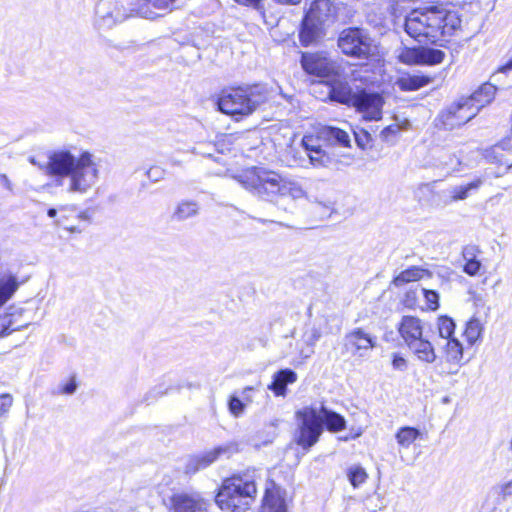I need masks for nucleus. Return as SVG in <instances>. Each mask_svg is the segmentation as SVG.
Masks as SVG:
<instances>
[{"mask_svg": "<svg viewBox=\"0 0 512 512\" xmlns=\"http://www.w3.org/2000/svg\"><path fill=\"white\" fill-rule=\"evenodd\" d=\"M234 179L246 190L261 199L273 202L284 211L292 212L295 203L303 199L326 205L317 198L311 199L296 178L264 167H251L235 175Z\"/></svg>", "mask_w": 512, "mask_h": 512, "instance_id": "obj_1", "label": "nucleus"}, {"mask_svg": "<svg viewBox=\"0 0 512 512\" xmlns=\"http://www.w3.org/2000/svg\"><path fill=\"white\" fill-rule=\"evenodd\" d=\"M39 168L46 175L55 178L57 185H63V181L68 179L67 191L70 193L85 194L99 179V165L88 151L79 156L66 149L54 151Z\"/></svg>", "mask_w": 512, "mask_h": 512, "instance_id": "obj_2", "label": "nucleus"}, {"mask_svg": "<svg viewBox=\"0 0 512 512\" xmlns=\"http://www.w3.org/2000/svg\"><path fill=\"white\" fill-rule=\"evenodd\" d=\"M407 34L418 42H447L461 27L458 12L444 5H423L413 9L404 23Z\"/></svg>", "mask_w": 512, "mask_h": 512, "instance_id": "obj_3", "label": "nucleus"}, {"mask_svg": "<svg viewBox=\"0 0 512 512\" xmlns=\"http://www.w3.org/2000/svg\"><path fill=\"white\" fill-rule=\"evenodd\" d=\"M299 421L296 442L308 450L319 440L323 432V424L331 432L345 429L346 421L340 414L328 410L324 405L319 408L307 406L296 412Z\"/></svg>", "mask_w": 512, "mask_h": 512, "instance_id": "obj_4", "label": "nucleus"}, {"mask_svg": "<svg viewBox=\"0 0 512 512\" xmlns=\"http://www.w3.org/2000/svg\"><path fill=\"white\" fill-rule=\"evenodd\" d=\"M256 495L253 480L235 475L222 482L215 502L223 512H247L254 504Z\"/></svg>", "mask_w": 512, "mask_h": 512, "instance_id": "obj_5", "label": "nucleus"}, {"mask_svg": "<svg viewBox=\"0 0 512 512\" xmlns=\"http://www.w3.org/2000/svg\"><path fill=\"white\" fill-rule=\"evenodd\" d=\"M268 99V90L263 85L238 87L224 93L218 101L221 112L231 116H246L253 113Z\"/></svg>", "mask_w": 512, "mask_h": 512, "instance_id": "obj_6", "label": "nucleus"}, {"mask_svg": "<svg viewBox=\"0 0 512 512\" xmlns=\"http://www.w3.org/2000/svg\"><path fill=\"white\" fill-rule=\"evenodd\" d=\"M309 7L300 30L302 45L309 46L318 41L336 18V6L331 0H306Z\"/></svg>", "mask_w": 512, "mask_h": 512, "instance_id": "obj_7", "label": "nucleus"}, {"mask_svg": "<svg viewBox=\"0 0 512 512\" xmlns=\"http://www.w3.org/2000/svg\"><path fill=\"white\" fill-rule=\"evenodd\" d=\"M338 47L343 54L359 59H367L375 49L373 40L360 28L344 29L338 37Z\"/></svg>", "mask_w": 512, "mask_h": 512, "instance_id": "obj_8", "label": "nucleus"}, {"mask_svg": "<svg viewBox=\"0 0 512 512\" xmlns=\"http://www.w3.org/2000/svg\"><path fill=\"white\" fill-rule=\"evenodd\" d=\"M478 114L477 108L473 107L467 97H460L448 105L439 114V120L446 129L459 127Z\"/></svg>", "mask_w": 512, "mask_h": 512, "instance_id": "obj_9", "label": "nucleus"}, {"mask_svg": "<svg viewBox=\"0 0 512 512\" xmlns=\"http://www.w3.org/2000/svg\"><path fill=\"white\" fill-rule=\"evenodd\" d=\"M239 451L236 442H227L217 446L209 451L201 454L191 456L187 459L185 464V473L194 474L199 470L205 469L221 457L230 458L233 454Z\"/></svg>", "mask_w": 512, "mask_h": 512, "instance_id": "obj_10", "label": "nucleus"}, {"mask_svg": "<svg viewBox=\"0 0 512 512\" xmlns=\"http://www.w3.org/2000/svg\"><path fill=\"white\" fill-rule=\"evenodd\" d=\"M239 451L236 442H227L217 446L209 451L201 454L191 456L187 459L185 464V473L194 474L199 470L205 469L221 457L230 458L233 454Z\"/></svg>", "mask_w": 512, "mask_h": 512, "instance_id": "obj_11", "label": "nucleus"}, {"mask_svg": "<svg viewBox=\"0 0 512 512\" xmlns=\"http://www.w3.org/2000/svg\"><path fill=\"white\" fill-rule=\"evenodd\" d=\"M128 0H104L97 7V14L106 26L122 22L128 17L136 14L137 5L127 8L125 3Z\"/></svg>", "mask_w": 512, "mask_h": 512, "instance_id": "obj_12", "label": "nucleus"}, {"mask_svg": "<svg viewBox=\"0 0 512 512\" xmlns=\"http://www.w3.org/2000/svg\"><path fill=\"white\" fill-rule=\"evenodd\" d=\"M383 104V97L379 93L359 90L352 106L361 112L365 119L377 121L382 117Z\"/></svg>", "mask_w": 512, "mask_h": 512, "instance_id": "obj_13", "label": "nucleus"}, {"mask_svg": "<svg viewBox=\"0 0 512 512\" xmlns=\"http://www.w3.org/2000/svg\"><path fill=\"white\" fill-rule=\"evenodd\" d=\"M376 346V337L362 328H354L345 335V347L352 355L364 357L366 352Z\"/></svg>", "mask_w": 512, "mask_h": 512, "instance_id": "obj_14", "label": "nucleus"}, {"mask_svg": "<svg viewBox=\"0 0 512 512\" xmlns=\"http://www.w3.org/2000/svg\"><path fill=\"white\" fill-rule=\"evenodd\" d=\"M302 67L308 73L318 77H328L337 72V64L322 54H303Z\"/></svg>", "mask_w": 512, "mask_h": 512, "instance_id": "obj_15", "label": "nucleus"}, {"mask_svg": "<svg viewBox=\"0 0 512 512\" xmlns=\"http://www.w3.org/2000/svg\"><path fill=\"white\" fill-rule=\"evenodd\" d=\"M445 53L440 49L430 47H418L407 50L403 55V61L408 64L436 65L440 64Z\"/></svg>", "mask_w": 512, "mask_h": 512, "instance_id": "obj_16", "label": "nucleus"}, {"mask_svg": "<svg viewBox=\"0 0 512 512\" xmlns=\"http://www.w3.org/2000/svg\"><path fill=\"white\" fill-rule=\"evenodd\" d=\"M424 322L416 317L403 316L398 324V332L401 339L408 346L424 337Z\"/></svg>", "mask_w": 512, "mask_h": 512, "instance_id": "obj_17", "label": "nucleus"}, {"mask_svg": "<svg viewBox=\"0 0 512 512\" xmlns=\"http://www.w3.org/2000/svg\"><path fill=\"white\" fill-rule=\"evenodd\" d=\"M203 505L199 494L179 493L171 498L172 512H201Z\"/></svg>", "mask_w": 512, "mask_h": 512, "instance_id": "obj_18", "label": "nucleus"}, {"mask_svg": "<svg viewBox=\"0 0 512 512\" xmlns=\"http://www.w3.org/2000/svg\"><path fill=\"white\" fill-rule=\"evenodd\" d=\"M176 0H139L136 15L153 19L161 15L160 12L170 11Z\"/></svg>", "mask_w": 512, "mask_h": 512, "instance_id": "obj_19", "label": "nucleus"}, {"mask_svg": "<svg viewBox=\"0 0 512 512\" xmlns=\"http://www.w3.org/2000/svg\"><path fill=\"white\" fill-rule=\"evenodd\" d=\"M413 356L423 364L431 365L437 360V354L433 344L425 337L407 346Z\"/></svg>", "mask_w": 512, "mask_h": 512, "instance_id": "obj_20", "label": "nucleus"}, {"mask_svg": "<svg viewBox=\"0 0 512 512\" xmlns=\"http://www.w3.org/2000/svg\"><path fill=\"white\" fill-rule=\"evenodd\" d=\"M319 138L327 141L331 145H338L341 147H349L351 142L348 132L333 126H324L320 128Z\"/></svg>", "mask_w": 512, "mask_h": 512, "instance_id": "obj_21", "label": "nucleus"}, {"mask_svg": "<svg viewBox=\"0 0 512 512\" xmlns=\"http://www.w3.org/2000/svg\"><path fill=\"white\" fill-rule=\"evenodd\" d=\"M358 91H353L347 82L335 81L331 86L329 96L333 101L352 106Z\"/></svg>", "mask_w": 512, "mask_h": 512, "instance_id": "obj_22", "label": "nucleus"}, {"mask_svg": "<svg viewBox=\"0 0 512 512\" xmlns=\"http://www.w3.org/2000/svg\"><path fill=\"white\" fill-rule=\"evenodd\" d=\"M297 374L290 369H283L273 375V381L268 385V389L273 391L276 396H285L287 384L296 382Z\"/></svg>", "mask_w": 512, "mask_h": 512, "instance_id": "obj_23", "label": "nucleus"}, {"mask_svg": "<svg viewBox=\"0 0 512 512\" xmlns=\"http://www.w3.org/2000/svg\"><path fill=\"white\" fill-rule=\"evenodd\" d=\"M496 90V87L491 83H485L467 98L469 99L473 107L477 108V112L479 113V111L483 107H485L486 105L490 104L493 101L496 94Z\"/></svg>", "mask_w": 512, "mask_h": 512, "instance_id": "obj_24", "label": "nucleus"}, {"mask_svg": "<svg viewBox=\"0 0 512 512\" xmlns=\"http://www.w3.org/2000/svg\"><path fill=\"white\" fill-rule=\"evenodd\" d=\"M483 185L481 178H476L473 181L456 185L448 190L450 201L457 202L467 199L471 194L476 192Z\"/></svg>", "mask_w": 512, "mask_h": 512, "instance_id": "obj_25", "label": "nucleus"}, {"mask_svg": "<svg viewBox=\"0 0 512 512\" xmlns=\"http://www.w3.org/2000/svg\"><path fill=\"white\" fill-rule=\"evenodd\" d=\"M19 288L17 277L10 272L0 273V307L3 306Z\"/></svg>", "mask_w": 512, "mask_h": 512, "instance_id": "obj_26", "label": "nucleus"}, {"mask_svg": "<svg viewBox=\"0 0 512 512\" xmlns=\"http://www.w3.org/2000/svg\"><path fill=\"white\" fill-rule=\"evenodd\" d=\"M421 436L422 433L417 428L404 426L398 429L395 439L401 448L408 449Z\"/></svg>", "mask_w": 512, "mask_h": 512, "instance_id": "obj_27", "label": "nucleus"}, {"mask_svg": "<svg viewBox=\"0 0 512 512\" xmlns=\"http://www.w3.org/2000/svg\"><path fill=\"white\" fill-rule=\"evenodd\" d=\"M444 353L446 362L459 364L463 358V346L455 337L447 339V343L444 346Z\"/></svg>", "mask_w": 512, "mask_h": 512, "instance_id": "obj_28", "label": "nucleus"}, {"mask_svg": "<svg viewBox=\"0 0 512 512\" xmlns=\"http://www.w3.org/2000/svg\"><path fill=\"white\" fill-rule=\"evenodd\" d=\"M431 79L423 75H408L398 80L397 84L403 91H415L427 85Z\"/></svg>", "mask_w": 512, "mask_h": 512, "instance_id": "obj_29", "label": "nucleus"}, {"mask_svg": "<svg viewBox=\"0 0 512 512\" xmlns=\"http://www.w3.org/2000/svg\"><path fill=\"white\" fill-rule=\"evenodd\" d=\"M199 212V205L194 201L180 202L174 213L173 217L178 221H184L189 218L195 217Z\"/></svg>", "mask_w": 512, "mask_h": 512, "instance_id": "obj_30", "label": "nucleus"}, {"mask_svg": "<svg viewBox=\"0 0 512 512\" xmlns=\"http://www.w3.org/2000/svg\"><path fill=\"white\" fill-rule=\"evenodd\" d=\"M483 330L484 326L482 322L478 318L472 317L466 323V328L464 330V336L467 342L470 345H474L481 338Z\"/></svg>", "mask_w": 512, "mask_h": 512, "instance_id": "obj_31", "label": "nucleus"}, {"mask_svg": "<svg viewBox=\"0 0 512 512\" xmlns=\"http://www.w3.org/2000/svg\"><path fill=\"white\" fill-rule=\"evenodd\" d=\"M426 273L427 271L425 269L413 266L402 271L394 278L393 282L396 286H401L405 283L422 279Z\"/></svg>", "mask_w": 512, "mask_h": 512, "instance_id": "obj_32", "label": "nucleus"}, {"mask_svg": "<svg viewBox=\"0 0 512 512\" xmlns=\"http://www.w3.org/2000/svg\"><path fill=\"white\" fill-rule=\"evenodd\" d=\"M263 508L265 512H286L284 500L268 490L263 498Z\"/></svg>", "mask_w": 512, "mask_h": 512, "instance_id": "obj_33", "label": "nucleus"}, {"mask_svg": "<svg viewBox=\"0 0 512 512\" xmlns=\"http://www.w3.org/2000/svg\"><path fill=\"white\" fill-rule=\"evenodd\" d=\"M418 293L423 295L428 309L436 310L439 307V295L434 290L420 288L414 291H409L406 296L407 298H410L411 296L416 297Z\"/></svg>", "mask_w": 512, "mask_h": 512, "instance_id": "obj_34", "label": "nucleus"}, {"mask_svg": "<svg viewBox=\"0 0 512 512\" xmlns=\"http://www.w3.org/2000/svg\"><path fill=\"white\" fill-rule=\"evenodd\" d=\"M310 163L315 168L328 167L332 163V157L321 147L307 154Z\"/></svg>", "mask_w": 512, "mask_h": 512, "instance_id": "obj_35", "label": "nucleus"}, {"mask_svg": "<svg viewBox=\"0 0 512 512\" xmlns=\"http://www.w3.org/2000/svg\"><path fill=\"white\" fill-rule=\"evenodd\" d=\"M347 477L351 485L357 488L366 482L368 475L362 466L355 464L348 468Z\"/></svg>", "mask_w": 512, "mask_h": 512, "instance_id": "obj_36", "label": "nucleus"}, {"mask_svg": "<svg viewBox=\"0 0 512 512\" xmlns=\"http://www.w3.org/2000/svg\"><path fill=\"white\" fill-rule=\"evenodd\" d=\"M437 328L438 333L441 338L444 339H450L454 338L453 333L455 330V323L454 321L447 317V316H441L437 320Z\"/></svg>", "mask_w": 512, "mask_h": 512, "instance_id": "obj_37", "label": "nucleus"}, {"mask_svg": "<svg viewBox=\"0 0 512 512\" xmlns=\"http://www.w3.org/2000/svg\"><path fill=\"white\" fill-rule=\"evenodd\" d=\"M320 338L321 331L320 329L315 327L305 334V342L310 347V349L306 353L304 351H301L300 354L303 358H309L314 353L313 346Z\"/></svg>", "mask_w": 512, "mask_h": 512, "instance_id": "obj_38", "label": "nucleus"}, {"mask_svg": "<svg viewBox=\"0 0 512 512\" xmlns=\"http://www.w3.org/2000/svg\"><path fill=\"white\" fill-rule=\"evenodd\" d=\"M246 403L237 396H231L228 402L230 413L234 417H240L244 413Z\"/></svg>", "mask_w": 512, "mask_h": 512, "instance_id": "obj_39", "label": "nucleus"}, {"mask_svg": "<svg viewBox=\"0 0 512 512\" xmlns=\"http://www.w3.org/2000/svg\"><path fill=\"white\" fill-rule=\"evenodd\" d=\"M482 269L481 261L476 258L474 260L468 261L463 265V271L469 276H477L480 274Z\"/></svg>", "mask_w": 512, "mask_h": 512, "instance_id": "obj_40", "label": "nucleus"}, {"mask_svg": "<svg viewBox=\"0 0 512 512\" xmlns=\"http://www.w3.org/2000/svg\"><path fill=\"white\" fill-rule=\"evenodd\" d=\"M319 135L314 137L313 135H305L302 139V145L305 148L307 154L319 149L321 146L319 144Z\"/></svg>", "mask_w": 512, "mask_h": 512, "instance_id": "obj_41", "label": "nucleus"}, {"mask_svg": "<svg viewBox=\"0 0 512 512\" xmlns=\"http://www.w3.org/2000/svg\"><path fill=\"white\" fill-rule=\"evenodd\" d=\"M481 253L478 246L475 245H467L462 250V258L464 263L474 260L478 258L479 254Z\"/></svg>", "mask_w": 512, "mask_h": 512, "instance_id": "obj_42", "label": "nucleus"}, {"mask_svg": "<svg viewBox=\"0 0 512 512\" xmlns=\"http://www.w3.org/2000/svg\"><path fill=\"white\" fill-rule=\"evenodd\" d=\"M77 389V383L75 377L70 378V380L64 384L59 385L58 387V394H66V395H72L75 393Z\"/></svg>", "mask_w": 512, "mask_h": 512, "instance_id": "obj_43", "label": "nucleus"}, {"mask_svg": "<svg viewBox=\"0 0 512 512\" xmlns=\"http://www.w3.org/2000/svg\"><path fill=\"white\" fill-rule=\"evenodd\" d=\"M164 175H165L164 169H162L159 166H152L147 171V177L154 182H157V181L161 180L162 178H164Z\"/></svg>", "mask_w": 512, "mask_h": 512, "instance_id": "obj_44", "label": "nucleus"}, {"mask_svg": "<svg viewBox=\"0 0 512 512\" xmlns=\"http://www.w3.org/2000/svg\"><path fill=\"white\" fill-rule=\"evenodd\" d=\"M17 329L18 327H13L12 321L8 316L0 319V335L9 334Z\"/></svg>", "mask_w": 512, "mask_h": 512, "instance_id": "obj_45", "label": "nucleus"}, {"mask_svg": "<svg viewBox=\"0 0 512 512\" xmlns=\"http://www.w3.org/2000/svg\"><path fill=\"white\" fill-rule=\"evenodd\" d=\"M443 163L448 170L457 171L461 164V161L456 155L449 154L447 155V160H445Z\"/></svg>", "mask_w": 512, "mask_h": 512, "instance_id": "obj_46", "label": "nucleus"}, {"mask_svg": "<svg viewBox=\"0 0 512 512\" xmlns=\"http://www.w3.org/2000/svg\"><path fill=\"white\" fill-rule=\"evenodd\" d=\"M12 397L8 394L0 396V414L6 413L12 405Z\"/></svg>", "mask_w": 512, "mask_h": 512, "instance_id": "obj_47", "label": "nucleus"}, {"mask_svg": "<svg viewBox=\"0 0 512 512\" xmlns=\"http://www.w3.org/2000/svg\"><path fill=\"white\" fill-rule=\"evenodd\" d=\"M400 131L399 125H389L381 131V137L388 141L391 135H396Z\"/></svg>", "mask_w": 512, "mask_h": 512, "instance_id": "obj_48", "label": "nucleus"}, {"mask_svg": "<svg viewBox=\"0 0 512 512\" xmlns=\"http://www.w3.org/2000/svg\"><path fill=\"white\" fill-rule=\"evenodd\" d=\"M392 366L396 370H404L407 366V361L404 357L394 354L392 359Z\"/></svg>", "mask_w": 512, "mask_h": 512, "instance_id": "obj_49", "label": "nucleus"}, {"mask_svg": "<svg viewBox=\"0 0 512 512\" xmlns=\"http://www.w3.org/2000/svg\"><path fill=\"white\" fill-rule=\"evenodd\" d=\"M354 135H355V139H356L358 146L361 147L362 149H364L369 142V138H370L369 134L366 132H363L362 134L354 133Z\"/></svg>", "mask_w": 512, "mask_h": 512, "instance_id": "obj_50", "label": "nucleus"}, {"mask_svg": "<svg viewBox=\"0 0 512 512\" xmlns=\"http://www.w3.org/2000/svg\"><path fill=\"white\" fill-rule=\"evenodd\" d=\"M0 185L7 189L9 192L13 191V185L6 174H0Z\"/></svg>", "mask_w": 512, "mask_h": 512, "instance_id": "obj_51", "label": "nucleus"}, {"mask_svg": "<svg viewBox=\"0 0 512 512\" xmlns=\"http://www.w3.org/2000/svg\"><path fill=\"white\" fill-rule=\"evenodd\" d=\"M238 4L245 6H252L256 9H261V1L260 0H234Z\"/></svg>", "mask_w": 512, "mask_h": 512, "instance_id": "obj_52", "label": "nucleus"}, {"mask_svg": "<svg viewBox=\"0 0 512 512\" xmlns=\"http://www.w3.org/2000/svg\"><path fill=\"white\" fill-rule=\"evenodd\" d=\"M501 493L503 497L512 495V481H509L501 486Z\"/></svg>", "mask_w": 512, "mask_h": 512, "instance_id": "obj_53", "label": "nucleus"}, {"mask_svg": "<svg viewBox=\"0 0 512 512\" xmlns=\"http://www.w3.org/2000/svg\"><path fill=\"white\" fill-rule=\"evenodd\" d=\"M253 391V387H245L242 391V397L244 399V401L246 402H250L251 399H250V396H249V393Z\"/></svg>", "mask_w": 512, "mask_h": 512, "instance_id": "obj_54", "label": "nucleus"}, {"mask_svg": "<svg viewBox=\"0 0 512 512\" xmlns=\"http://www.w3.org/2000/svg\"><path fill=\"white\" fill-rule=\"evenodd\" d=\"M509 70H512V58L504 66H502L499 71L506 72Z\"/></svg>", "mask_w": 512, "mask_h": 512, "instance_id": "obj_55", "label": "nucleus"}, {"mask_svg": "<svg viewBox=\"0 0 512 512\" xmlns=\"http://www.w3.org/2000/svg\"><path fill=\"white\" fill-rule=\"evenodd\" d=\"M47 214H48V216H49V217L54 218V217H56V215H57V210H56V209H54V208H50V209L48 210Z\"/></svg>", "mask_w": 512, "mask_h": 512, "instance_id": "obj_56", "label": "nucleus"}, {"mask_svg": "<svg viewBox=\"0 0 512 512\" xmlns=\"http://www.w3.org/2000/svg\"><path fill=\"white\" fill-rule=\"evenodd\" d=\"M65 229L69 230L70 232H80V230L75 226L65 227Z\"/></svg>", "mask_w": 512, "mask_h": 512, "instance_id": "obj_57", "label": "nucleus"}, {"mask_svg": "<svg viewBox=\"0 0 512 512\" xmlns=\"http://www.w3.org/2000/svg\"><path fill=\"white\" fill-rule=\"evenodd\" d=\"M78 217H79L80 219H84V220L88 219V217H87V215H86V213H85V212L80 213V214L78 215Z\"/></svg>", "mask_w": 512, "mask_h": 512, "instance_id": "obj_58", "label": "nucleus"}, {"mask_svg": "<svg viewBox=\"0 0 512 512\" xmlns=\"http://www.w3.org/2000/svg\"><path fill=\"white\" fill-rule=\"evenodd\" d=\"M56 224L57 225H64V222H63L62 218L56 220Z\"/></svg>", "mask_w": 512, "mask_h": 512, "instance_id": "obj_59", "label": "nucleus"}, {"mask_svg": "<svg viewBox=\"0 0 512 512\" xmlns=\"http://www.w3.org/2000/svg\"><path fill=\"white\" fill-rule=\"evenodd\" d=\"M510 450L512 451V438H511V441H510Z\"/></svg>", "mask_w": 512, "mask_h": 512, "instance_id": "obj_60", "label": "nucleus"}]
</instances>
